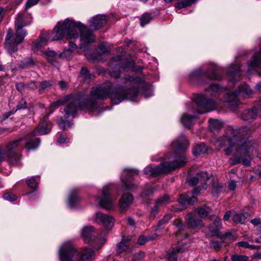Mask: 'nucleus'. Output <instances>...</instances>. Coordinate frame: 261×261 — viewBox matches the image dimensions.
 <instances>
[{"label": "nucleus", "instance_id": "f257e3e1", "mask_svg": "<svg viewBox=\"0 0 261 261\" xmlns=\"http://www.w3.org/2000/svg\"><path fill=\"white\" fill-rule=\"evenodd\" d=\"M140 87L133 86L125 89L121 85L112 87L109 82L93 87L90 92V95L87 94V91L81 92L74 96H69L52 103V107L57 108L69 101L68 105L63 109L64 117H74L79 109L81 110L92 111L96 108L97 100H103L109 97L113 103L118 105L124 100L133 101L137 97Z\"/></svg>", "mask_w": 261, "mask_h": 261}, {"label": "nucleus", "instance_id": "f03ea898", "mask_svg": "<svg viewBox=\"0 0 261 261\" xmlns=\"http://www.w3.org/2000/svg\"><path fill=\"white\" fill-rule=\"evenodd\" d=\"M246 129V127H242L236 130L232 126H229L226 129L225 135L218 138L215 142V145L218 150L229 145V147L224 150L226 155H230L235 151L236 156L229 160V164L231 165L241 163L246 166L250 165L248 152L252 144L245 138L241 139L237 135L238 132L243 133Z\"/></svg>", "mask_w": 261, "mask_h": 261}, {"label": "nucleus", "instance_id": "7ed1b4c3", "mask_svg": "<svg viewBox=\"0 0 261 261\" xmlns=\"http://www.w3.org/2000/svg\"><path fill=\"white\" fill-rule=\"evenodd\" d=\"M66 35L69 39L80 38L88 43L94 42L93 33L87 29L80 21L74 22L69 19L59 22L50 34L51 41H57L63 38Z\"/></svg>", "mask_w": 261, "mask_h": 261}, {"label": "nucleus", "instance_id": "20e7f679", "mask_svg": "<svg viewBox=\"0 0 261 261\" xmlns=\"http://www.w3.org/2000/svg\"><path fill=\"white\" fill-rule=\"evenodd\" d=\"M189 146L188 141L186 136L181 135L171 144V149L175 152V159L172 162H166L161 163L159 166H146L144 169V173L147 176H158L170 170H174L184 166L186 163V158L184 154L177 155V152L185 151Z\"/></svg>", "mask_w": 261, "mask_h": 261}, {"label": "nucleus", "instance_id": "39448f33", "mask_svg": "<svg viewBox=\"0 0 261 261\" xmlns=\"http://www.w3.org/2000/svg\"><path fill=\"white\" fill-rule=\"evenodd\" d=\"M31 20H26L24 13H19L15 21L16 29L15 36L13 37V31L11 29L8 30L6 37L5 47L10 54L15 52L17 49V45L21 43L27 35V32L23 27L30 24Z\"/></svg>", "mask_w": 261, "mask_h": 261}, {"label": "nucleus", "instance_id": "423d86ee", "mask_svg": "<svg viewBox=\"0 0 261 261\" xmlns=\"http://www.w3.org/2000/svg\"><path fill=\"white\" fill-rule=\"evenodd\" d=\"M24 138H20L10 142L5 149H0V162L6 159L12 165H19L20 159V151L23 149V144L21 142Z\"/></svg>", "mask_w": 261, "mask_h": 261}, {"label": "nucleus", "instance_id": "0eeeda50", "mask_svg": "<svg viewBox=\"0 0 261 261\" xmlns=\"http://www.w3.org/2000/svg\"><path fill=\"white\" fill-rule=\"evenodd\" d=\"M81 235L84 241L91 243L95 250L100 249L106 243L104 232L98 234L92 226H84L82 229Z\"/></svg>", "mask_w": 261, "mask_h": 261}, {"label": "nucleus", "instance_id": "6e6552de", "mask_svg": "<svg viewBox=\"0 0 261 261\" xmlns=\"http://www.w3.org/2000/svg\"><path fill=\"white\" fill-rule=\"evenodd\" d=\"M217 67L214 64H212L207 72H203L201 68H198L192 71L189 74V77L191 83L194 84L197 82L201 83V80L206 78L212 80H220L221 76L217 73Z\"/></svg>", "mask_w": 261, "mask_h": 261}, {"label": "nucleus", "instance_id": "1a4fd4ad", "mask_svg": "<svg viewBox=\"0 0 261 261\" xmlns=\"http://www.w3.org/2000/svg\"><path fill=\"white\" fill-rule=\"evenodd\" d=\"M253 91L247 84H244L240 86L239 91H236L231 93H227L225 95L224 102L226 106L233 109L239 104L238 96L242 95L244 97H250L253 94Z\"/></svg>", "mask_w": 261, "mask_h": 261}, {"label": "nucleus", "instance_id": "9d476101", "mask_svg": "<svg viewBox=\"0 0 261 261\" xmlns=\"http://www.w3.org/2000/svg\"><path fill=\"white\" fill-rule=\"evenodd\" d=\"M112 188V184L105 186L102 189V197H94L101 207L109 210H113L116 206L115 199H113L111 195Z\"/></svg>", "mask_w": 261, "mask_h": 261}, {"label": "nucleus", "instance_id": "9b49d317", "mask_svg": "<svg viewBox=\"0 0 261 261\" xmlns=\"http://www.w3.org/2000/svg\"><path fill=\"white\" fill-rule=\"evenodd\" d=\"M196 108H192L190 110L191 111H196L199 114H203L215 109L217 105L215 102L211 99L206 98L203 95H198L195 99Z\"/></svg>", "mask_w": 261, "mask_h": 261}, {"label": "nucleus", "instance_id": "f8f14e48", "mask_svg": "<svg viewBox=\"0 0 261 261\" xmlns=\"http://www.w3.org/2000/svg\"><path fill=\"white\" fill-rule=\"evenodd\" d=\"M78 254V251L69 242L63 244L59 250L60 261H76Z\"/></svg>", "mask_w": 261, "mask_h": 261}, {"label": "nucleus", "instance_id": "ddd939ff", "mask_svg": "<svg viewBox=\"0 0 261 261\" xmlns=\"http://www.w3.org/2000/svg\"><path fill=\"white\" fill-rule=\"evenodd\" d=\"M49 114L45 116H42L40 118V123L36 129L32 132L33 136L43 135L49 133L51 128V124L47 119Z\"/></svg>", "mask_w": 261, "mask_h": 261}, {"label": "nucleus", "instance_id": "4468645a", "mask_svg": "<svg viewBox=\"0 0 261 261\" xmlns=\"http://www.w3.org/2000/svg\"><path fill=\"white\" fill-rule=\"evenodd\" d=\"M241 75L240 66L239 64H231L228 66L226 76L229 82L234 84L240 80Z\"/></svg>", "mask_w": 261, "mask_h": 261}, {"label": "nucleus", "instance_id": "2eb2a0df", "mask_svg": "<svg viewBox=\"0 0 261 261\" xmlns=\"http://www.w3.org/2000/svg\"><path fill=\"white\" fill-rule=\"evenodd\" d=\"M94 220L99 224L111 228L114 224L115 219L111 216L101 212H96L94 215Z\"/></svg>", "mask_w": 261, "mask_h": 261}, {"label": "nucleus", "instance_id": "dca6fc26", "mask_svg": "<svg viewBox=\"0 0 261 261\" xmlns=\"http://www.w3.org/2000/svg\"><path fill=\"white\" fill-rule=\"evenodd\" d=\"M209 177L206 172H201L197 173L196 176L190 178L189 184L191 186H195L200 183L202 185V188H205V186Z\"/></svg>", "mask_w": 261, "mask_h": 261}, {"label": "nucleus", "instance_id": "f3484780", "mask_svg": "<svg viewBox=\"0 0 261 261\" xmlns=\"http://www.w3.org/2000/svg\"><path fill=\"white\" fill-rule=\"evenodd\" d=\"M134 247V242L128 237H123L121 241L118 244L117 252L120 253L122 252H131Z\"/></svg>", "mask_w": 261, "mask_h": 261}, {"label": "nucleus", "instance_id": "a211bd4d", "mask_svg": "<svg viewBox=\"0 0 261 261\" xmlns=\"http://www.w3.org/2000/svg\"><path fill=\"white\" fill-rule=\"evenodd\" d=\"M139 173L137 169H125L123 171V174H126V177H123V176H121V178L122 181V182L124 184L123 187V190H127L129 191L132 190L134 189V187L135 186L134 184H127V178H129L130 177L134 175H137Z\"/></svg>", "mask_w": 261, "mask_h": 261}, {"label": "nucleus", "instance_id": "6ab92c4d", "mask_svg": "<svg viewBox=\"0 0 261 261\" xmlns=\"http://www.w3.org/2000/svg\"><path fill=\"white\" fill-rule=\"evenodd\" d=\"M78 253L76 261H92L95 257V251L90 248H83Z\"/></svg>", "mask_w": 261, "mask_h": 261}, {"label": "nucleus", "instance_id": "aec40b11", "mask_svg": "<svg viewBox=\"0 0 261 261\" xmlns=\"http://www.w3.org/2000/svg\"><path fill=\"white\" fill-rule=\"evenodd\" d=\"M133 196L129 193H123L119 199V210L121 213L125 212L133 203Z\"/></svg>", "mask_w": 261, "mask_h": 261}, {"label": "nucleus", "instance_id": "412c9836", "mask_svg": "<svg viewBox=\"0 0 261 261\" xmlns=\"http://www.w3.org/2000/svg\"><path fill=\"white\" fill-rule=\"evenodd\" d=\"M107 21L105 15H98L89 19V28L91 29L97 30L101 28Z\"/></svg>", "mask_w": 261, "mask_h": 261}, {"label": "nucleus", "instance_id": "4be33fe9", "mask_svg": "<svg viewBox=\"0 0 261 261\" xmlns=\"http://www.w3.org/2000/svg\"><path fill=\"white\" fill-rule=\"evenodd\" d=\"M256 68H261V48L254 53L252 58L248 63L249 72Z\"/></svg>", "mask_w": 261, "mask_h": 261}, {"label": "nucleus", "instance_id": "5701e85b", "mask_svg": "<svg viewBox=\"0 0 261 261\" xmlns=\"http://www.w3.org/2000/svg\"><path fill=\"white\" fill-rule=\"evenodd\" d=\"M50 40V34L48 32H43L40 36L38 40L33 42L32 47L33 49H38L47 44L48 40Z\"/></svg>", "mask_w": 261, "mask_h": 261}, {"label": "nucleus", "instance_id": "b1692460", "mask_svg": "<svg viewBox=\"0 0 261 261\" xmlns=\"http://www.w3.org/2000/svg\"><path fill=\"white\" fill-rule=\"evenodd\" d=\"M187 223L189 228H195L198 226H202V222L201 220L195 219L191 214L186 216Z\"/></svg>", "mask_w": 261, "mask_h": 261}, {"label": "nucleus", "instance_id": "393cba45", "mask_svg": "<svg viewBox=\"0 0 261 261\" xmlns=\"http://www.w3.org/2000/svg\"><path fill=\"white\" fill-rule=\"evenodd\" d=\"M174 224L175 226L176 235L179 238L180 236H184L185 238L188 237V234L184 232V229L185 227L182 224V220L179 219L175 220L174 222Z\"/></svg>", "mask_w": 261, "mask_h": 261}, {"label": "nucleus", "instance_id": "a878e982", "mask_svg": "<svg viewBox=\"0 0 261 261\" xmlns=\"http://www.w3.org/2000/svg\"><path fill=\"white\" fill-rule=\"evenodd\" d=\"M80 201V199L77 195V190H73L71 191L68 200V206L70 208L74 207Z\"/></svg>", "mask_w": 261, "mask_h": 261}, {"label": "nucleus", "instance_id": "bb28decb", "mask_svg": "<svg viewBox=\"0 0 261 261\" xmlns=\"http://www.w3.org/2000/svg\"><path fill=\"white\" fill-rule=\"evenodd\" d=\"M258 113L257 108H254L251 110H247L244 111L242 114L241 118L244 120H250L254 119Z\"/></svg>", "mask_w": 261, "mask_h": 261}, {"label": "nucleus", "instance_id": "cd10ccee", "mask_svg": "<svg viewBox=\"0 0 261 261\" xmlns=\"http://www.w3.org/2000/svg\"><path fill=\"white\" fill-rule=\"evenodd\" d=\"M195 118V116H190L187 113H184L181 117V122L185 127L190 128L193 125V120Z\"/></svg>", "mask_w": 261, "mask_h": 261}, {"label": "nucleus", "instance_id": "c85d7f7f", "mask_svg": "<svg viewBox=\"0 0 261 261\" xmlns=\"http://www.w3.org/2000/svg\"><path fill=\"white\" fill-rule=\"evenodd\" d=\"M39 138H29L25 143V148L28 150H33L37 148L40 144Z\"/></svg>", "mask_w": 261, "mask_h": 261}, {"label": "nucleus", "instance_id": "c756f323", "mask_svg": "<svg viewBox=\"0 0 261 261\" xmlns=\"http://www.w3.org/2000/svg\"><path fill=\"white\" fill-rule=\"evenodd\" d=\"M94 75L90 73L86 68H83L81 70L80 77L84 83H90L94 79Z\"/></svg>", "mask_w": 261, "mask_h": 261}, {"label": "nucleus", "instance_id": "7c9ffc66", "mask_svg": "<svg viewBox=\"0 0 261 261\" xmlns=\"http://www.w3.org/2000/svg\"><path fill=\"white\" fill-rule=\"evenodd\" d=\"M180 245L179 243L178 246L176 248H174L171 252L168 253V261H177V253L182 252L184 249L180 248Z\"/></svg>", "mask_w": 261, "mask_h": 261}, {"label": "nucleus", "instance_id": "2f4dec72", "mask_svg": "<svg viewBox=\"0 0 261 261\" xmlns=\"http://www.w3.org/2000/svg\"><path fill=\"white\" fill-rule=\"evenodd\" d=\"M207 151V148L204 143L196 144L193 148V153L194 155H199Z\"/></svg>", "mask_w": 261, "mask_h": 261}, {"label": "nucleus", "instance_id": "473e14b6", "mask_svg": "<svg viewBox=\"0 0 261 261\" xmlns=\"http://www.w3.org/2000/svg\"><path fill=\"white\" fill-rule=\"evenodd\" d=\"M247 214H239L235 211V215L233 217V221L236 223L243 224L247 221Z\"/></svg>", "mask_w": 261, "mask_h": 261}, {"label": "nucleus", "instance_id": "72a5a7b5", "mask_svg": "<svg viewBox=\"0 0 261 261\" xmlns=\"http://www.w3.org/2000/svg\"><path fill=\"white\" fill-rule=\"evenodd\" d=\"M178 2L175 5L176 8L180 9L191 5L197 0H178Z\"/></svg>", "mask_w": 261, "mask_h": 261}, {"label": "nucleus", "instance_id": "f704fd0d", "mask_svg": "<svg viewBox=\"0 0 261 261\" xmlns=\"http://www.w3.org/2000/svg\"><path fill=\"white\" fill-rule=\"evenodd\" d=\"M206 91H210L212 93H221L222 92H223L225 90V88L223 87H220L219 85L217 84H211L210 86L208 89H205Z\"/></svg>", "mask_w": 261, "mask_h": 261}, {"label": "nucleus", "instance_id": "c9c22d12", "mask_svg": "<svg viewBox=\"0 0 261 261\" xmlns=\"http://www.w3.org/2000/svg\"><path fill=\"white\" fill-rule=\"evenodd\" d=\"M211 212V208L206 206H202L198 209L197 213L201 218H205Z\"/></svg>", "mask_w": 261, "mask_h": 261}, {"label": "nucleus", "instance_id": "e433bc0d", "mask_svg": "<svg viewBox=\"0 0 261 261\" xmlns=\"http://www.w3.org/2000/svg\"><path fill=\"white\" fill-rule=\"evenodd\" d=\"M222 125V122L218 120L210 119L209 120V127L211 130L219 129Z\"/></svg>", "mask_w": 261, "mask_h": 261}, {"label": "nucleus", "instance_id": "4c0bfd02", "mask_svg": "<svg viewBox=\"0 0 261 261\" xmlns=\"http://www.w3.org/2000/svg\"><path fill=\"white\" fill-rule=\"evenodd\" d=\"M170 202V198L168 195H165L158 198L155 201V203L159 204L160 206L166 205Z\"/></svg>", "mask_w": 261, "mask_h": 261}, {"label": "nucleus", "instance_id": "58836bf2", "mask_svg": "<svg viewBox=\"0 0 261 261\" xmlns=\"http://www.w3.org/2000/svg\"><path fill=\"white\" fill-rule=\"evenodd\" d=\"M125 83L130 82L133 84H142L144 82V80L143 78L140 77H133L129 75L127 76L124 79Z\"/></svg>", "mask_w": 261, "mask_h": 261}, {"label": "nucleus", "instance_id": "ea45409f", "mask_svg": "<svg viewBox=\"0 0 261 261\" xmlns=\"http://www.w3.org/2000/svg\"><path fill=\"white\" fill-rule=\"evenodd\" d=\"M152 19V17L148 13H144L140 18L141 25L144 27L146 24L148 23Z\"/></svg>", "mask_w": 261, "mask_h": 261}, {"label": "nucleus", "instance_id": "a19ab883", "mask_svg": "<svg viewBox=\"0 0 261 261\" xmlns=\"http://www.w3.org/2000/svg\"><path fill=\"white\" fill-rule=\"evenodd\" d=\"M142 89L143 90L142 94L145 98H148L153 95V91L150 86H143Z\"/></svg>", "mask_w": 261, "mask_h": 261}, {"label": "nucleus", "instance_id": "79ce46f5", "mask_svg": "<svg viewBox=\"0 0 261 261\" xmlns=\"http://www.w3.org/2000/svg\"><path fill=\"white\" fill-rule=\"evenodd\" d=\"M58 124L61 128L65 129L69 128L72 123L70 121L64 120L62 118H60L58 121Z\"/></svg>", "mask_w": 261, "mask_h": 261}, {"label": "nucleus", "instance_id": "37998d69", "mask_svg": "<svg viewBox=\"0 0 261 261\" xmlns=\"http://www.w3.org/2000/svg\"><path fill=\"white\" fill-rule=\"evenodd\" d=\"M221 227V223L220 220L218 219L216 220L213 224L210 226V229L212 232H216Z\"/></svg>", "mask_w": 261, "mask_h": 261}, {"label": "nucleus", "instance_id": "c03bdc74", "mask_svg": "<svg viewBox=\"0 0 261 261\" xmlns=\"http://www.w3.org/2000/svg\"><path fill=\"white\" fill-rule=\"evenodd\" d=\"M27 184L28 187L33 189H35L38 185L37 181L35 180L34 177H30L26 179Z\"/></svg>", "mask_w": 261, "mask_h": 261}, {"label": "nucleus", "instance_id": "a18cd8bd", "mask_svg": "<svg viewBox=\"0 0 261 261\" xmlns=\"http://www.w3.org/2000/svg\"><path fill=\"white\" fill-rule=\"evenodd\" d=\"M55 82L53 81H44L39 84V86L41 87V89L39 90L40 91L41 90L45 89L46 88L50 87L54 85Z\"/></svg>", "mask_w": 261, "mask_h": 261}, {"label": "nucleus", "instance_id": "49530a36", "mask_svg": "<svg viewBox=\"0 0 261 261\" xmlns=\"http://www.w3.org/2000/svg\"><path fill=\"white\" fill-rule=\"evenodd\" d=\"M232 261H248V256L244 255L234 254L231 257Z\"/></svg>", "mask_w": 261, "mask_h": 261}, {"label": "nucleus", "instance_id": "de8ad7c7", "mask_svg": "<svg viewBox=\"0 0 261 261\" xmlns=\"http://www.w3.org/2000/svg\"><path fill=\"white\" fill-rule=\"evenodd\" d=\"M60 57L62 58L69 60L72 57V51L69 49H65L60 55Z\"/></svg>", "mask_w": 261, "mask_h": 261}, {"label": "nucleus", "instance_id": "09e8293b", "mask_svg": "<svg viewBox=\"0 0 261 261\" xmlns=\"http://www.w3.org/2000/svg\"><path fill=\"white\" fill-rule=\"evenodd\" d=\"M4 198L9 201H15L17 199V196L10 192H6L3 195Z\"/></svg>", "mask_w": 261, "mask_h": 261}, {"label": "nucleus", "instance_id": "8fccbe9b", "mask_svg": "<svg viewBox=\"0 0 261 261\" xmlns=\"http://www.w3.org/2000/svg\"><path fill=\"white\" fill-rule=\"evenodd\" d=\"M189 197L187 195H184L180 196L178 199V202L182 206H184L186 204H188V201H189Z\"/></svg>", "mask_w": 261, "mask_h": 261}, {"label": "nucleus", "instance_id": "3c124183", "mask_svg": "<svg viewBox=\"0 0 261 261\" xmlns=\"http://www.w3.org/2000/svg\"><path fill=\"white\" fill-rule=\"evenodd\" d=\"M172 215L170 214H167L165 217L161 220L159 222V226H161L163 224L167 223L171 219Z\"/></svg>", "mask_w": 261, "mask_h": 261}, {"label": "nucleus", "instance_id": "603ef678", "mask_svg": "<svg viewBox=\"0 0 261 261\" xmlns=\"http://www.w3.org/2000/svg\"><path fill=\"white\" fill-rule=\"evenodd\" d=\"M69 141V139L67 138L65 134H61L57 140L58 143L59 144L68 143Z\"/></svg>", "mask_w": 261, "mask_h": 261}, {"label": "nucleus", "instance_id": "864d4df0", "mask_svg": "<svg viewBox=\"0 0 261 261\" xmlns=\"http://www.w3.org/2000/svg\"><path fill=\"white\" fill-rule=\"evenodd\" d=\"M27 108V102L25 99H21L17 105L16 110H20L21 109H24Z\"/></svg>", "mask_w": 261, "mask_h": 261}, {"label": "nucleus", "instance_id": "5fc2aeb1", "mask_svg": "<svg viewBox=\"0 0 261 261\" xmlns=\"http://www.w3.org/2000/svg\"><path fill=\"white\" fill-rule=\"evenodd\" d=\"M144 256V253L142 251H140L134 254L133 261H140L143 258Z\"/></svg>", "mask_w": 261, "mask_h": 261}, {"label": "nucleus", "instance_id": "6e6d98bb", "mask_svg": "<svg viewBox=\"0 0 261 261\" xmlns=\"http://www.w3.org/2000/svg\"><path fill=\"white\" fill-rule=\"evenodd\" d=\"M45 55L47 57V60L49 62L53 64L52 59L49 58H54L56 56V53L54 50H49L45 53Z\"/></svg>", "mask_w": 261, "mask_h": 261}, {"label": "nucleus", "instance_id": "4d7b16f0", "mask_svg": "<svg viewBox=\"0 0 261 261\" xmlns=\"http://www.w3.org/2000/svg\"><path fill=\"white\" fill-rule=\"evenodd\" d=\"M236 245L239 247H245L247 248H254L253 246L250 245L247 242L241 241L236 243Z\"/></svg>", "mask_w": 261, "mask_h": 261}, {"label": "nucleus", "instance_id": "13d9d810", "mask_svg": "<svg viewBox=\"0 0 261 261\" xmlns=\"http://www.w3.org/2000/svg\"><path fill=\"white\" fill-rule=\"evenodd\" d=\"M110 75L116 78H118L120 76V69L119 68H114L110 71Z\"/></svg>", "mask_w": 261, "mask_h": 261}, {"label": "nucleus", "instance_id": "bf43d9fd", "mask_svg": "<svg viewBox=\"0 0 261 261\" xmlns=\"http://www.w3.org/2000/svg\"><path fill=\"white\" fill-rule=\"evenodd\" d=\"M235 215L234 211H230L226 212L223 217V219L225 221H227L229 220L230 218H231L233 219V215Z\"/></svg>", "mask_w": 261, "mask_h": 261}, {"label": "nucleus", "instance_id": "052dcab7", "mask_svg": "<svg viewBox=\"0 0 261 261\" xmlns=\"http://www.w3.org/2000/svg\"><path fill=\"white\" fill-rule=\"evenodd\" d=\"M154 238H147V237L142 236H140L138 239V243L139 245H144L148 240L154 239Z\"/></svg>", "mask_w": 261, "mask_h": 261}, {"label": "nucleus", "instance_id": "680f3d73", "mask_svg": "<svg viewBox=\"0 0 261 261\" xmlns=\"http://www.w3.org/2000/svg\"><path fill=\"white\" fill-rule=\"evenodd\" d=\"M39 0H28L25 4V9L27 10L37 4Z\"/></svg>", "mask_w": 261, "mask_h": 261}, {"label": "nucleus", "instance_id": "e2e57ef3", "mask_svg": "<svg viewBox=\"0 0 261 261\" xmlns=\"http://www.w3.org/2000/svg\"><path fill=\"white\" fill-rule=\"evenodd\" d=\"M16 88L18 91L20 92L24 91L25 89H27V85H24L23 83H19L16 84Z\"/></svg>", "mask_w": 261, "mask_h": 261}, {"label": "nucleus", "instance_id": "0e129e2a", "mask_svg": "<svg viewBox=\"0 0 261 261\" xmlns=\"http://www.w3.org/2000/svg\"><path fill=\"white\" fill-rule=\"evenodd\" d=\"M39 86V84L37 83L31 82L30 83L27 84V89L30 90H35L38 88Z\"/></svg>", "mask_w": 261, "mask_h": 261}, {"label": "nucleus", "instance_id": "69168bd1", "mask_svg": "<svg viewBox=\"0 0 261 261\" xmlns=\"http://www.w3.org/2000/svg\"><path fill=\"white\" fill-rule=\"evenodd\" d=\"M155 190L156 189L154 188H151L147 190H145L143 192L142 196H149L150 194H152Z\"/></svg>", "mask_w": 261, "mask_h": 261}, {"label": "nucleus", "instance_id": "338daca9", "mask_svg": "<svg viewBox=\"0 0 261 261\" xmlns=\"http://www.w3.org/2000/svg\"><path fill=\"white\" fill-rule=\"evenodd\" d=\"M98 52L100 54H108L110 53V50L107 48H106L104 45H102L99 48L98 50Z\"/></svg>", "mask_w": 261, "mask_h": 261}, {"label": "nucleus", "instance_id": "774afa93", "mask_svg": "<svg viewBox=\"0 0 261 261\" xmlns=\"http://www.w3.org/2000/svg\"><path fill=\"white\" fill-rule=\"evenodd\" d=\"M221 244V243L219 241H212L211 244L212 247L216 250L220 247Z\"/></svg>", "mask_w": 261, "mask_h": 261}]
</instances>
